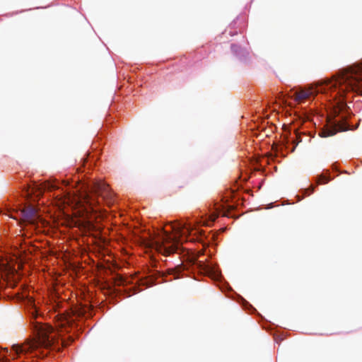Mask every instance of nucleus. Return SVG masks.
Returning <instances> with one entry per match:
<instances>
[{
	"mask_svg": "<svg viewBox=\"0 0 362 362\" xmlns=\"http://www.w3.org/2000/svg\"><path fill=\"white\" fill-rule=\"evenodd\" d=\"M30 315V325H32L33 332L36 337L32 340L27 341L21 345H13L12 349L14 351V355L20 357L28 354H34L36 357H45L47 355V352L45 353L43 349H55L59 351V341L62 346H67L74 341V338L69 336L67 339L63 337V332L66 333L70 331V326L72 325L74 319L73 316H64L62 320V329L56 332L53 328L43 323L42 321L37 320L42 317L38 315L37 308L33 305L29 311Z\"/></svg>",
	"mask_w": 362,
	"mask_h": 362,
	"instance_id": "nucleus-1",
	"label": "nucleus"
},
{
	"mask_svg": "<svg viewBox=\"0 0 362 362\" xmlns=\"http://www.w3.org/2000/svg\"><path fill=\"white\" fill-rule=\"evenodd\" d=\"M330 90L334 93L333 98L344 97L346 91H354L362 95V65H354L346 69L337 78L325 79L300 87L295 91L293 98L300 103L319 93H327Z\"/></svg>",
	"mask_w": 362,
	"mask_h": 362,
	"instance_id": "nucleus-2",
	"label": "nucleus"
},
{
	"mask_svg": "<svg viewBox=\"0 0 362 362\" xmlns=\"http://www.w3.org/2000/svg\"><path fill=\"white\" fill-rule=\"evenodd\" d=\"M172 230L175 233L173 237L170 233L165 232L155 241L156 249L165 256L175 252L179 248L180 241L190 234L191 228L182 221H175L170 224Z\"/></svg>",
	"mask_w": 362,
	"mask_h": 362,
	"instance_id": "nucleus-3",
	"label": "nucleus"
},
{
	"mask_svg": "<svg viewBox=\"0 0 362 362\" xmlns=\"http://www.w3.org/2000/svg\"><path fill=\"white\" fill-rule=\"evenodd\" d=\"M99 199L105 201L108 205L115 202V195L109 186L103 182H95L91 187V190L84 197L85 203L94 211V206L100 203Z\"/></svg>",
	"mask_w": 362,
	"mask_h": 362,
	"instance_id": "nucleus-4",
	"label": "nucleus"
},
{
	"mask_svg": "<svg viewBox=\"0 0 362 362\" xmlns=\"http://www.w3.org/2000/svg\"><path fill=\"white\" fill-rule=\"evenodd\" d=\"M23 221L28 222L32 225H37L38 226L39 223L42 226L45 225V221H43L37 214V210L33 206H28L24 208L21 211Z\"/></svg>",
	"mask_w": 362,
	"mask_h": 362,
	"instance_id": "nucleus-5",
	"label": "nucleus"
},
{
	"mask_svg": "<svg viewBox=\"0 0 362 362\" xmlns=\"http://www.w3.org/2000/svg\"><path fill=\"white\" fill-rule=\"evenodd\" d=\"M347 130V127L343 124H334L332 127H329L326 129H323L320 134L322 137L331 136L336 134L338 132H342Z\"/></svg>",
	"mask_w": 362,
	"mask_h": 362,
	"instance_id": "nucleus-6",
	"label": "nucleus"
},
{
	"mask_svg": "<svg viewBox=\"0 0 362 362\" xmlns=\"http://www.w3.org/2000/svg\"><path fill=\"white\" fill-rule=\"evenodd\" d=\"M186 269L185 266L183 264H180L174 268H170L168 269L166 272L168 275L173 276V277L170 279H166V281H171L173 279H180L181 277H183L182 272Z\"/></svg>",
	"mask_w": 362,
	"mask_h": 362,
	"instance_id": "nucleus-7",
	"label": "nucleus"
},
{
	"mask_svg": "<svg viewBox=\"0 0 362 362\" xmlns=\"http://www.w3.org/2000/svg\"><path fill=\"white\" fill-rule=\"evenodd\" d=\"M329 180L330 179L328 177L322 175L317 177V182L319 185L327 184Z\"/></svg>",
	"mask_w": 362,
	"mask_h": 362,
	"instance_id": "nucleus-8",
	"label": "nucleus"
},
{
	"mask_svg": "<svg viewBox=\"0 0 362 362\" xmlns=\"http://www.w3.org/2000/svg\"><path fill=\"white\" fill-rule=\"evenodd\" d=\"M196 264L197 265V267L200 268V269H202L206 272H209L211 269L208 264H206L202 262H199L196 263Z\"/></svg>",
	"mask_w": 362,
	"mask_h": 362,
	"instance_id": "nucleus-9",
	"label": "nucleus"
},
{
	"mask_svg": "<svg viewBox=\"0 0 362 362\" xmlns=\"http://www.w3.org/2000/svg\"><path fill=\"white\" fill-rule=\"evenodd\" d=\"M296 141H293L292 142L295 144L294 146L292 148L291 151H294L296 146L298 145L299 142L301 141L300 136L298 134H296Z\"/></svg>",
	"mask_w": 362,
	"mask_h": 362,
	"instance_id": "nucleus-10",
	"label": "nucleus"
},
{
	"mask_svg": "<svg viewBox=\"0 0 362 362\" xmlns=\"http://www.w3.org/2000/svg\"><path fill=\"white\" fill-rule=\"evenodd\" d=\"M45 187L47 188L48 189H52L56 187V186L54 184H50L49 182L47 184H45Z\"/></svg>",
	"mask_w": 362,
	"mask_h": 362,
	"instance_id": "nucleus-11",
	"label": "nucleus"
},
{
	"mask_svg": "<svg viewBox=\"0 0 362 362\" xmlns=\"http://www.w3.org/2000/svg\"><path fill=\"white\" fill-rule=\"evenodd\" d=\"M118 281H119V282H118V284H122V282H123V279H122V277H119Z\"/></svg>",
	"mask_w": 362,
	"mask_h": 362,
	"instance_id": "nucleus-12",
	"label": "nucleus"
}]
</instances>
